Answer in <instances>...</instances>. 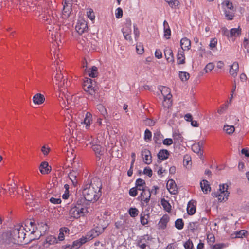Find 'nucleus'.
<instances>
[{
    "instance_id": "f257e3e1",
    "label": "nucleus",
    "mask_w": 249,
    "mask_h": 249,
    "mask_svg": "<svg viewBox=\"0 0 249 249\" xmlns=\"http://www.w3.org/2000/svg\"><path fill=\"white\" fill-rule=\"evenodd\" d=\"M102 183L99 178L89 177L83 186V195L86 200L96 201L101 196Z\"/></svg>"
},
{
    "instance_id": "f03ea898",
    "label": "nucleus",
    "mask_w": 249,
    "mask_h": 249,
    "mask_svg": "<svg viewBox=\"0 0 249 249\" xmlns=\"http://www.w3.org/2000/svg\"><path fill=\"white\" fill-rule=\"evenodd\" d=\"M27 229L22 225H17L10 232H5L2 234L3 243L8 247L14 244H21L25 239Z\"/></svg>"
},
{
    "instance_id": "7ed1b4c3",
    "label": "nucleus",
    "mask_w": 249,
    "mask_h": 249,
    "mask_svg": "<svg viewBox=\"0 0 249 249\" xmlns=\"http://www.w3.org/2000/svg\"><path fill=\"white\" fill-rule=\"evenodd\" d=\"M59 101L62 107L68 110L74 108L79 104V98L75 95H71L70 93H65L63 91L59 96Z\"/></svg>"
},
{
    "instance_id": "20e7f679",
    "label": "nucleus",
    "mask_w": 249,
    "mask_h": 249,
    "mask_svg": "<svg viewBox=\"0 0 249 249\" xmlns=\"http://www.w3.org/2000/svg\"><path fill=\"white\" fill-rule=\"evenodd\" d=\"M40 18L45 22L46 25L51 26L50 28L48 26L47 28L49 29L50 33L52 32L51 30H54L55 27L53 26L57 24L59 20L56 12L55 11H45L44 14H41L40 15Z\"/></svg>"
},
{
    "instance_id": "39448f33",
    "label": "nucleus",
    "mask_w": 249,
    "mask_h": 249,
    "mask_svg": "<svg viewBox=\"0 0 249 249\" xmlns=\"http://www.w3.org/2000/svg\"><path fill=\"white\" fill-rule=\"evenodd\" d=\"M57 73L55 76V81L54 83L57 85L60 92H63V88H65L69 86L70 81H68L67 73L65 71H63L60 67L59 69H56Z\"/></svg>"
},
{
    "instance_id": "423d86ee",
    "label": "nucleus",
    "mask_w": 249,
    "mask_h": 249,
    "mask_svg": "<svg viewBox=\"0 0 249 249\" xmlns=\"http://www.w3.org/2000/svg\"><path fill=\"white\" fill-rule=\"evenodd\" d=\"M24 227L27 229V232H28L29 231H31V234L36 233V238L39 237L42 235L41 233L40 234V233L41 232L39 230L40 229L42 228L43 232L46 231L48 229V226L46 223L42 222L40 224H38V227H37L36 226L34 222L30 221H27L25 226Z\"/></svg>"
},
{
    "instance_id": "0eeeda50",
    "label": "nucleus",
    "mask_w": 249,
    "mask_h": 249,
    "mask_svg": "<svg viewBox=\"0 0 249 249\" xmlns=\"http://www.w3.org/2000/svg\"><path fill=\"white\" fill-rule=\"evenodd\" d=\"M88 213V208L86 206L77 203L71 207L69 211V215L71 217L78 218L81 216H84Z\"/></svg>"
},
{
    "instance_id": "6e6552de",
    "label": "nucleus",
    "mask_w": 249,
    "mask_h": 249,
    "mask_svg": "<svg viewBox=\"0 0 249 249\" xmlns=\"http://www.w3.org/2000/svg\"><path fill=\"white\" fill-rule=\"evenodd\" d=\"M159 89L164 97V101L162 103L163 106L164 107L169 108L171 106L172 103L171 98L172 95L171 94L170 89L165 86H161Z\"/></svg>"
},
{
    "instance_id": "1a4fd4ad",
    "label": "nucleus",
    "mask_w": 249,
    "mask_h": 249,
    "mask_svg": "<svg viewBox=\"0 0 249 249\" xmlns=\"http://www.w3.org/2000/svg\"><path fill=\"white\" fill-rule=\"evenodd\" d=\"M96 82L90 78H86L83 83L84 90L91 95L95 93L96 89L95 85Z\"/></svg>"
},
{
    "instance_id": "9d476101",
    "label": "nucleus",
    "mask_w": 249,
    "mask_h": 249,
    "mask_svg": "<svg viewBox=\"0 0 249 249\" xmlns=\"http://www.w3.org/2000/svg\"><path fill=\"white\" fill-rule=\"evenodd\" d=\"M122 32L125 39L130 42L132 41V38L130 36L132 32L131 21L130 19H127L124 27L122 29Z\"/></svg>"
},
{
    "instance_id": "9b49d317",
    "label": "nucleus",
    "mask_w": 249,
    "mask_h": 249,
    "mask_svg": "<svg viewBox=\"0 0 249 249\" xmlns=\"http://www.w3.org/2000/svg\"><path fill=\"white\" fill-rule=\"evenodd\" d=\"M142 191L141 196L138 197V198L141 200L142 205H143L144 203H145L147 205L151 197L150 190L149 189H145Z\"/></svg>"
},
{
    "instance_id": "f8f14e48",
    "label": "nucleus",
    "mask_w": 249,
    "mask_h": 249,
    "mask_svg": "<svg viewBox=\"0 0 249 249\" xmlns=\"http://www.w3.org/2000/svg\"><path fill=\"white\" fill-rule=\"evenodd\" d=\"M88 29L87 23L84 20L79 21L75 26V29L79 34L84 33L88 30Z\"/></svg>"
},
{
    "instance_id": "ddd939ff",
    "label": "nucleus",
    "mask_w": 249,
    "mask_h": 249,
    "mask_svg": "<svg viewBox=\"0 0 249 249\" xmlns=\"http://www.w3.org/2000/svg\"><path fill=\"white\" fill-rule=\"evenodd\" d=\"M101 232L97 231L95 229L92 230L89 232V237L88 238L87 237H82L80 238L79 241L81 243V245L84 243H85L88 240H89L90 239H93L94 238H95L96 237L98 236L100 234Z\"/></svg>"
},
{
    "instance_id": "4468645a",
    "label": "nucleus",
    "mask_w": 249,
    "mask_h": 249,
    "mask_svg": "<svg viewBox=\"0 0 249 249\" xmlns=\"http://www.w3.org/2000/svg\"><path fill=\"white\" fill-rule=\"evenodd\" d=\"M142 156L144 162L146 164H150L152 161L151 152L149 150L144 149L142 151Z\"/></svg>"
},
{
    "instance_id": "2eb2a0df",
    "label": "nucleus",
    "mask_w": 249,
    "mask_h": 249,
    "mask_svg": "<svg viewBox=\"0 0 249 249\" xmlns=\"http://www.w3.org/2000/svg\"><path fill=\"white\" fill-rule=\"evenodd\" d=\"M166 186L171 194L175 195L177 193V185L175 181L173 179H170L168 181Z\"/></svg>"
},
{
    "instance_id": "dca6fc26",
    "label": "nucleus",
    "mask_w": 249,
    "mask_h": 249,
    "mask_svg": "<svg viewBox=\"0 0 249 249\" xmlns=\"http://www.w3.org/2000/svg\"><path fill=\"white\" fill-rule=\"evenodd\" d=\"M229 193L228 191H221V192H214L213 193V196L218 197L219 201H222L225 199H227L229 196Z\"/></svg>"
},
{
    "instance_id": "f3484780",
    "label": "nucleus",
    "mask_w": 249,
    "mask_h": 249,
    "mask_svg": "<svg viewBox=\"0 0 249 249\" xmlns=\"http://www.w3.org/2000/svg\"><path fill=\"white\" fill-rule=\"evenodd\" d=\"M164 55L168 62L171 63H173L174 62L173 53L171 48L166 47L164 50Z\"/></svg>"
},
{
    "instance_id": "a211bd4d",
    "label": "nucleus",
    "mask_w": 249,
    "mask_h": 249,
    "mask_svg": "<svg viewBox=\"0 0 249 249\" xmlns=\"http://www.w3.org/2000/svg\"><path fill=\"white\" fill-rule=\"evenodd\" d=\"M45 100L44 96L41 93H36L33 97V101L36 105H41Z\"/></svg>"
},
{
    "instance_id": "6ab92c4d",
    "label": "nucleus",
    "mask_w": 249,
    "mask_h": 249,
    "mask_svg": "<svg viewBox=\"0 0 249 249\" xmlns=\"http://www.w3.org/2000/svg\"><path fill=\"white\" fill-rule=\"evenodd\" d=\"M39 170L42 174H47L50 172L51 167L49 166L48 163L46 161L42 162L39 166Z\"/></svg>"
},
{
    "instance_id": "aec40b11",
    "label": "nucleus",
    "mask_w": 249,
    "mask_h": 249,
    "mask_svg": "<svg viewBox=\"0 0 249 249\" xmlns=\"http://www.w3.org/2000/svg\"><path fill=\"white\" fill-rule=\"evenodd\" d=\"M57 243V238L53 236H48L45 240V241L44 242V246L46 248H48L49 246L51 245H53L54 244Z\"/></svg>"
},
{
    "instance_id": "412c9836",
    "label": "nucleus",
    "mask_w": 249,
    "mask_h": 249,
    "mask_svg": "<svg viewBox=\"0 0 249 249\" xmlns=\"http://www.w3.org/2000/svg\"><path fill=\"white\" fill-rule=\"evenodd\" d=\"M180 46L182 50H189L191 47V41L186 37L183 38L180 40Z\"/></svg>"
},
{
    "instance_id": "4be33fe9",
    "label": "nucleus",
    "mask_w": 249,
    "mask_h": 249,
    "mask_svg": "<svg viewBox=\"0 0 249 249\" xmlns=\"http://www.w3.org/2000/svg\"><path fill=\"white\" fill-rule=\"evenodd\" d=\"M239 70V65L237 62H234L230 69V73L233 77H236Z\"/></svg>"
},
{
    "instance_id": "5701e85b",
    "label": "nucleus",
    "mask_w": 249,
    "mask_h": 249,
    "mask_svg": "<svg viewBox=\"0 0 249 249\" xmlns=\"http://www.w3.org/2000/svg\"><path fill=\"white\" fill-rule=\"evenodd\" d=\"M200 187L201 188L202 191L205 194H207L208 192H210L211 191V187L210 186L209 182L206 180H203L200 182Z\"/></svg>"
},
{
    "instance_id": "b1692460",
    "label": "nucleus",
    "mask_w": 249,
    "mask_h": 249,
    "mask_svg": "<svg viewBox=\"0 0 249 249\" xmlns=\"http://www.w3.org/2000/svg\"><path fill=\"white\" fill-rule=\"evenodd\" d=\"M185 58L183 50H178L177 55V63L178 64H183L185 63Z\"/></svg>"
},
{
    "instance_id": "393cba45",
    "label": "nucleus",
    "mask_w": 249,
    "mask_h": 249,
    "mask_svg": "<svg viewBox=\"0 0 249 249\" xmlns=\"http://www.w3.org/2000/svg\"><path fill=\"white\" fill-rule=\"evenodd\" d=\"M195 204V202L193 201H190L188 204L187 211L188 213L190 215H193L196 212V209Z\"/></svg>"
},
{
    "instance_id": "a878e982",
    "label": "nucleus",
    "mask_w": 249,
    "mask_h": 249,
    "mask_svg": "<svg viewBox=\"0 0 249 249\" xmlns=\"http://www.w3.org/2000/svg\"><path fill=\"white\" fill-rule=\"evenodd\" d=\"M136 186L135 187L138 189V190L142 191L144 190L145 188V182L144 180L139 178L136 181Z\"/></svg>"
},
{
    "instance_id": "bb28decb",
    "label": "nucleus",
    "mask_w": 249,
    "mask_h": 249,
    "mask_svg": "<svg viewBox=\"0 0 249 249\" xmlns=\"http://www.w3.org/2000/svg\"><path fill=\"white\" fill-rule=\"evenodd\" d=\"M78 175V173L75 171H72L69 174V178L71 181L74 185H76L77 183V177Z\"/></svg>"
},
{
    "instance_id": "cd10ccee",
    "label": "nucleus",
    "mask_w": 249,
    "mask_h": 249,
    "mask_svg": "<svg viewBox=\"0 0 249 249\" xmlns=\"http://www.w3.org/2000/svg\"><path fill=\"white\" fill-rule=\"evenodd\" d=\"M169 155V153L167 150L162 149L159 152L157 156L159 159L164 160L168 158Z\"/></svg>"
},
{
    "instance_id": "c85d7f7f",
    "label": "nucleus",
    "mask_w": 249,
    "mask_h": 249,
    "mask_svg": "<svg viewBox=\"0 0 249 249\" xmlns=\"http://www.w3.org/2000/svg\"><path fill=\"white\" fill-rule=\"evenodd\" d=\"M173 137L175 143H179L183 141L182 137L178 131L173 132Z\"/></svg>"
},
{
    "instance_id": "c756f323",
    "label": "nucleus",
    "mask_w": 249,
    "mask_h": 249,
    "mask_svg": "<svg viewBox=\"0 0 249 249\" xmlns=\"http://www.w3.org/2000/svg\"><path fill=\"white\" fill-rule=\"evenodd\" d=\"M164 26V36L166 37V39L170 38V36H171V30L168 25V23L166 20H164L163 22Z\"/></svg>"
},
{
    "instance_id": "7c9ffc66",
    "label": "nucleus",
    "mask_w": 249,
    "mask_h": 249,
    "mask_svg": "<svg viewBox=\"0 0 249 249\" xmlns=\"http://www.w3.org/2000/svg\"><path fill=\"white\" fill-rule=\"evenodd\" d=\"M169 220V217L166 215H163L159 222V225L161 229H165L166 227L167 223Z\"/></svg>"
},
{
    "instance_id": "2f4dec72",
    "label": "nucleus",
    "mask_w": 249,
    "mask_h": 249,
    "mask_svg": "<svg viewBox=\"0 0 249 249\" xmlns=\"http://www.w3.org/2000/svg\"><path fill=\"white\" fill-rule=\"evenodd\" d=\"M241 33V29L238 27V28H232L230 31V37H237L239 36Z\"/></svg>"
},
{
    "instance_id": "473e14b6",
    "label": "nucleus",
    "mask_w": 249,
    "mask_h": 249,
    "mask_svg": "<svg viewBox=\"0 0 249 249\" xmlns=\"http://www.w3.org/2000/svg\"><path fill=\"white\" fill-rule=\"evenodd\" d=\"M152 238L151 236L146 234L142 236H141L137 241L140 242H142V243H144L145 244L148 245L149 243V241L152 240Z\"/></svg>"
},
{
    "instance_id": "72a5a7b5",
    "label": "nucleus",
    "mask_w": 249,
    "mask_h": 249,
    "mask_svg": "<svg viewBox=\"0 0 249 249\" xmlns=\"http://www.w3.org/2000/svg\"><path fill=\"white\" fill-rule=\"evenodd\" d=\"M97 108L101 113V115L106 118L107 116V113L105 107L102 104L97 105Z\"/></svg>"
},
{
    "instance_id": "f704fd0d",
    "label": "nucleus",
    "mask_w": 249,
    "mask_h": 249,
    "mask_svg": "<svg viewBox=\"0 0 249 249\" xmlns=\"http://www.w3.org/2000/svg\"><path fill=\"white\" fill-rule=\"evenodd\" d=\"M161 204L165 210L168 212L171 211V206L168 201L166 200L164 198H162L161 200Z\"/></svg>"
},
{
    "instance_id": "c9c22d12",
    "label": "nucleus",
    "mask_w": 249,
    "mask_h": 249,
    "mask_svg": "<svg viewBox=\"0 0 249 249\" xmlns=\"http://www.w3.org/2000/svg\"><path fill=\"white\" fill-rule=\"evenodd\" d=\"M91 115L89 112H87L83 123L86 124V129H88L90 124Z\"/></svg>"
},
{
    "instance_id": "e433bc0d",
    "label": "nucleus",
    "mask_w": 249,
    "mask_h": 249,
    "mask_svg": "<svg viewBox=\"0 0 249 249\" xmlns=\"http://www.w3.org/2000/svg\"><path fill=\"white\" fill-rule=\"evenodd\" d=\"M223 130L229 135H231L235 131V128L233 125H225Z\"/></svg>"
},
{
    "instance_id": "4c0bfd02",
    "label": "nucleus",
    "mask_w": 249,
    "mask_h": 249,
    "mask_svg": "<svg viewBox=\"0 0 249 249\" xmlns=\"http://www.w3.org/2000/svg\"><path fill=\"white\" fill-rule=\"evenodd\" d=\"M92 149L95 152L96 154H98L99 155L103 154V149L100 145L93 144Z\"/></svg>"
},
{
    "instance_id": "58836bf2",
    "label": "nucleus",
    "mask_w": 249,
    "mask_h": 249,
    "mask_svg": "<svg viewBox=\"0 0 249 249\" xmlns=\"http://www.w3.org/2000/svg\"><path fill=\"white\" fill-rule=\"evenodd\" d=\"M49 34L51 35L52 38L56 42V43H58L57 42L58 40L60 41V34L56 31H53L52 32L49 33Z\"/></svg>"
},
{
    "instance_id": "ea45409f",
    "label": "nucleus",
    "mask_w": 249,
    "mask_h": 249,
    "mask_svg": "<svg viewBox=\"0 0 249 249\" xmlns=\"http://www.w3.org/2000/svg\"><path fill=\"white\" fill-rule=\"evenodd\" d=\"M201 145L199 142L196 144H194L192 146V150L196 153H201Z\"/></svg>"
},
{
    "instance_id": "a19ab883",
    "label": "nucleus",
    "mask_w": 249,
    "mask_h": 249,
    "mask_svg": "<svg viewBox=\"0 0 249 249\" xmlns=\"http://www.w3.org/2000/svg\"><path fill=\"white\" fill-rule=\"evenodd\" d=\"M179 75L182 81H186L190 77L189 74L187 72H180Z\"/></svg>"
},
{
    "instance_id": "79ce46f5",
    "label": "nucleus",
    "mask_w": 249,
    "mask_h": 249,
    "mask_svg": "<svg viewBox=\"0 0 249 249\" xmlns=\"http://www.w3.org/2000/svg\"><path fill=\"white\" fill-rule=\"evenodd\" d=\"M152 133L151 131L147 129L144 132V139L146 142H149L151 140Z\"/></svg>"
},
{
    "instance_id": "37998d69",
    "label": "nucleus",
    "mask_w": 249,
    "mask_h": 249,
    "mask_svg": "<svg viewBox=\"0 0 249 249\" xmlns=\"http://www.w3.org/2000/svg\"><path fill=\"white\" fill-rule=\"evenodd\" d=\"M175 227L179 230H181L184 227V223L182 219H178L175 221Z\"/></svg>"
},
{
    "instance_id": "c03bdc74",
    "label": "nucleus",
    "mask_w": 249,
    "mask_h": 249,
    "mask_svg": "<svg viewBox=\"0 0 249 249\" xmlns=\"http://www.w3.org/2000/svg\"><path fill=\"white\" fill-rule=\"evenodd\" d=\"M167 2L172 8H176L178 6L179 4V2L177 0H171L167 1Z\"/></svg>"
},
{
    "instance_id": "a18cd8bd",
    "label": "nucleus",
    "mask_w": 249,
    "mask_h": 249,
    "mask_svg": "<svg viewBox=\"0 0 249 249\" xmlns=\"http://www.w3.org/2000/svg\"><path fill=\"white\" fill-rule=\"evenodd\" d=\"M89 75L93 78L96 77L97 76V68L96 67H92Z\"/></svg>"
},
{
    "instance_id": "49530a36",
    "label": "nucleus",
    "mask_w": 249,
    "mask_h": 249,
    "mask_svg": "<svg viewBox=\"0 0 249 249\" xmlns=\"http://www.w3.org/2000/svg\"><path fill=\"white\" fill-rule=\"evenodd\" d=\"M225 14L226 17L229 19L231 20L233 18V11H230L225 8Z\"/></svg>"
},
{
    "instance_id": "de8ad7c7",
    "label": "nucleus",
    "mask_w": 249,
    "mask_h": 249,
    "mask_svg": "<svg viewBox=\"0 0 249 249\" xmlns=\"http://www.w3.org/2000/svg\"><path fill=\"white\" fill-rule=\"evenodd\" d=\"M149 217L148 215L141 214V222L143 225L147 224L148 223V218Z\"/></svg>"
},
{
    "instance_id": "09e8293b",
    "label": "nucleus",
    "mask_w": 249,
    "mask_h": 249,
    "mask_svg": "<svg viewBox=\"0 0 249 249\" xmlns=\"http://www.w3.org/2000/svg\"><path fill=\"white\" fill-rule=\"evenodd\" d=\"M227 247V245L224 243L215 244L213 246L212 249H223Z\"/></svg>"
},
{
    "instance_id": "8fccbe9b",
    "label": "nucleus",
    "mask_w": 249,
    "mask_h": 249,
    "mask_svg": "<svg viewBox=\"0 0 249 249\" xmlns=\"http://www.w3.org/2000/svg\"><path fill=\"white\" fill-rule=\"evenodd\" d=\"M129 213L131 217H135L138 214V210L135 208H131L129 210Z\"/></svg>"
},
{
    "instance_id": "3c124183",
    "label": "nucleus",
    "mask_w": 249,
    "mask_h": 249,
    "mask_svg": "<svg viewBox=\"0 0 249 249\" xmlns=\"http://www.w3.org/2000/svg\"><path fill=\"white\" fill-rule=\"evenodd\" d=\"M136 51L138 54H142L144 52V48L143 45L141 43L137 44L136 46Z\"/></svg>"
},
{
    "instance_id": "603ef678",
    "label": "nucleus",
    "mask_w": 249,
    "mask_h": 249,
    "mask_svg": "<svg viewBox=\"0 0 249 249\" xmlns=\"http://www.w3.org/2000/svg\"><path fill=\"white\" fill-rule=\"evenodd\" d=\"M214 67V65L213 63H208L204 68V71L206 73L211 71Z\"/></svg>"
},
{
    "instance_id": "864d4df0",
    "label": "nucleus",
    "mask_w": 249,
    "mask_h": 249,
    "mask_svg": "<svg viewBox=\"0 0 249 249\" xmlns=\"http://www.w3.org/2000/svg\"><path fill=\"white\" fill-rule=\"evenodd\" d=\"M81 246V243L79 240L73 242L72 245L71 246L70 249H78Z\"/></svg>"
},
{
    "instance_id": "5fc2aeb1",
    "label": "nucleus",
    "mask_w": 249,
    "mask_h": 249,
    "mask_svg": "<svg viewBox=\"0 0 249 249\" xmlns=\"http://www.w3.org/2000/svg\"><path fill=\"white\" fill-rule=\"evenodd\" d=\"M184 247L186 249H192L193 244L190 240H188L184 244Z\"/></svg>"
},
{
    "instance_id": "6e6d98bb",
    "label": "nucleus",
    "mask_w": 249,
    "mask_h": 249,
    "mask_svg": "<svg viewBox=\"0 0 249 249\" xmlns=\"http://www.w3.org/2000/svg\"><path fill=\"white\" fill-rule=\"evenodd\" d=\"M228 105L227 104H224L223 105L220 107L219 109H218L217 110V112L219 114H223L226 110V109L228 108Z\"/></svg>"
},
{
    "instance_id": "4d7b16f0",
    "label": "nucleus",
    "mask_w": 249,
    "mask_h": 249,
    "mask_svg": "<svg viewBox=\"0 0 249 249\" xmlns=\"http://www.w3.org/2000/svg\"><path fill=\"white\" fill-rule=\"evenodd\" d=\"M225 8H226L227 10H229L230 11H233V6L232 5V3L230 2L229 1H226Z\"/></svg>"
},
{
    "instance_id": "13d9d810",
    "label": "nucleus",
    "mask_w": 249,
    "mask_h": 249,
    "mask_svg": "<svg viewBox=\"0 0 249 249\" xmlns=\"http://www.w3.org/2000/svg\"><path fill=\"white\" fill-rule=\"evenodd\" d=\"M50 201L54 204H60L61 202V200L60 198H57L54 197H51L50 199Z\"/></svg>"
},
{
    "instance_id": "bf43d9fd",
    "label": "nucleus",
    "mask_w": 249,
    "mask_h": 249,
    "mask_svg": "<svg viewBox=\"0 0 249 249\" xmlns=\"http://www.w3.org/2000/svg\"><path fill=\"white\" fill-rule=\"evenodd\" d=\"M138 189L135 187L130 189L129 195L132 196H135L137 195Z\"/></svg>"
},
{
    "instance_id": "052dcab7",
    "label": "nucleus",
    "mask_w": 249,
    "mask_h": 249,
    "mask_svg": "<svg viewBox=\"0 0 249 249\" xmlns=\"http://www.w3.org/2000/svg\"><path fill=\"white\" fill-rule=\"evenodd\" d=\"M217 43V40L216 38H213V39H212L209 44L210 48L211 49H213V48H214L216 47Z\"/></svg>"
},
{
    "instance_id": "680f3d73",
    "label": "nucleus",
    "mask_w": 249,
    "mask_h": 249,
    "mask_svg": "<svg viewBox=\"0 0 249 249\" xmlns=\"http://www.w3.org/2000/svg\"><path fill=\"white\" fill-rule=\"evenodd\" d=\"M247 233V231L245 230H241L237 231L235 233L236 238H242Z\"/></svg>"
},
{
    "instance_id": "e2e57ef3",
    "label": "nucleus",
    "mask_w": 249,
    "mask_h": 249,
    "mask_svg": "<svg viewBox=\"0 0 249 249\" xmlns=\"http://www.w3.org/2000/svg\"><path fill=\"white\" fill-rule=\"evenodd\" d=\"M143 173L151 177L152 175V171L149 167H147L144 168Z\"/></svg>"
},
{
    "instance_id": "0e129e2a",
    "label": "nucleus",
    "mask_w": 249,
    "mask_h": 249,
    "mask_svg": "<svg viewBox=\"0 0 249 249\" xmlns=\"http://www.w3.org/2000/svg\"><path fill=\"white\" fill-rule=\"evenodd\" d=\"M173 143V140L171 138H166L163 141V143L166 145H171Z\"/></svg>"
},
{
    "instance_id": "69168bd1",
    "label": "nucleus",
    "mask_w": 249,
    "mask_h": 249,
    "mask_svg": "<svg viewBox=\"0 0 249 249\" xmlns=\"http://www.w3.org/2000/svg\"><path fill=\"white\" fill-rule=\"evenodd\" d=\"M208 242L210 245L213 244L215 240V237L213 234L208 235L207 237Z\"/></svg>"
},
{
    "instance_id": "338daca9",
    "label": "nucleus",
    "mask_w": 249,
    "mask_h": 249,
    "mask_svg": "<svg viewBox=\"0 0 249 249\" xmlns=\"http://www.w3.org/2000/svg\"><path fill=\"white\" fill-rule=\"evenodd\" d=\"M116 10L117 12L115 14L116 17L117 18H120L123 16V11L121 8H118Z\"/></svg>"
},
{
    "instance_id": "774afa93",
    "label": "nucleus",
    "mask_w": 249,
    "mask_h": 249,
    "mask_svg": "<svg viewBox=\"0 0 249 249\" xmlns=\"http://www.w3.org/2000/svg\"><path fill=\"white\" fill-rule=\"evenodd\" d=\"M145 124L148 126H153L155 124V122L150 119H146L145 120Z\"/></svg>"
}]
</instances>
